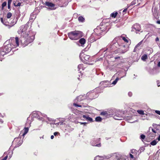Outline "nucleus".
Listing matches in <instances>:
<instances>
[{"instance_id":"obj_1","label":"nucleus","mask_w":160,"mask_h":160,"mask_svg":"<svg viewBox=\"0 0 160 160\" xmlns=\"http://www.w3.org/2000/svg\"><path fill=\"white\" fill-rule=\"evenodd\" d=\"M34 39V36L31 32H28L24 35L23 38L21 42L23 47H25L32 42Z\"/></svg>"},{"instance_id":"obj_2","label":"nucleus","mask_w":160,"mask_h":160,"mask_svg":"<svg viewBox=\"0 0 160 160\" xmlns=\"http://www.w3.org/2000/svg\"><path fill=\"white\" fill-rule=\"evenodd\" d=\"M68 35L71 39L77 40L82 37V32L79 31L75 30L68 33Z\"/></svg>"},{"instance_id":"obj_3","label":"nucleus","mask_w":160,"mask_h":160,"mask_svg":"<svg viewBox=\"0 0 160 160\" xmlns=\"http://www.w3.org/2000/svg\"><path fill=\"white\" fill-rule=\"evenodd\" d=\"M79 57L82 61L85 63H86L87 61H89L90 60V56L83 53H80Z\"/></svg>"},{"instance_id":"obj_4","label":"nucleus","mask_w":160,"mask_h":160,"mask_svg":"<svg viewBox=\"0 0 160 160\" xmlns=\"http://www.w3.org/2000/svg\"><path fill=\"white\" fill-rule=\"evenodd\" d=\"M44 4L48 6L50 9L55 10L56 9V8H55V4L52 2H46Z\"/></svg>"},{"instance_id":"obj_5","label":"nucleus","mask_w":160,"mask_h":160,"mask_svg":"<svg viewBox=\"0 0 160 160\" xmlns=\"http://www.w3.org/2000/svg\"><path fill=\"white\" fill-rule=\"evenodd\" d=\"M12 48V47L11 44H8L4 47L3 50L6 53H7L11 50Z\"/></svg>"},{"instance_id":"obj_6","label":"nucleus","mask_w":160,"mask_h":160,"mask_svg":"<svg viewBox=\"0 0 160 160\" xmlns=\"http://www.w3.org/2000/svg\"><path fill=\"white\" fill-rule=\"evenodd\" d=\"M94 31L95 35L97 36H99L102 34L103 31L100 28L95 29Z\"/></svg>"},{"instance_id":"obj_7","label":"nucleus","mask_w":160,"mask_h":160,"mask_svg":"<svg viewBox=\"0 0 160 160\" xmlns=\"http://www.w3.org/2000/svg\"><path fill=\"white\" fill-rule=\"evenodd\" d=\"M27 30L26 27H25L24 26H22L20 27V30L19 32H21L22 35L24 36L25 33H27L28 32H30L29 31L27 32L26 31Z\"/></svg>"},{"instance_id":"obj_8","label":"nucleus","mask_w":160,"mask_h":160,"mask_svg":"<svg viewBox=\"0 0 160 160\" xmlns=\"http://www.w3.org/2000/svg\"><path fill=\"white\" fill-rule=\"evenodd\" d=\"M82 119H83V120L86 119L88 121H90V122H92L93 121L92 119V118L89 117L88 115H83L82 116Z\"/></svg>"},{"instance_id":"obj_9","label":"nucleus","mask_w":160,"mask_h":160,"mask_svg":"<svg viewBox=\"0 0 160 160\" xmlns=\"http://www.w3.org/2000/svg\"><path fill=\"white\" fill-rule=\"evenodd\" d=\"M133 29L138 31H140L141 30L140 25L137 23L135 24L133 26Z\"/></svg>"},{"instance_id":"obj_10","label":"nucleus","mask_w":160,"mask_h":160,"mask_svg":"<svg viewBox=\"0 0 160 160\" xmlns=\"http://www.w3.org/2000/svg\"><path fill=\"white\" fill-rule=\"evenodd\" d=\"M0 20L1 22L4 25L6 26L9 25V22H6V20H3L2 18H0Z\"/></svg>"},{"instance_id":"obj_11","label":"nucleus","mask_w":160,"mask_h":160,"mask_svg":"<svg viewBox=\"0 0 160 160\" xmlns=\"http://www.w3.org/2000/svg\"><path fill=\"white\" fill-rule=\"evenodd\" d=\"M78 20L80 22H83L85 21V18L82 16H80L78 18Z\"/></svg>"},{"instance_id":"obj_12","label":"nucleus","mask_w":160,"mask_h":160,"mask_svg":"<svg viewBox=\"0 0 160 160\" xmlns=\"http://www.w3.org/2000/svg\"><path fill=\"white\" fill-rule=\"evenodd\" d=\"M85 68V67H84L83 64H80L78 66V70H80L81 69L83 70Z\"/></svg>"},{"instance_id":"obj_13","label":"nucleus","mask_w":160,"mask_h":160,"mask_svg":"<svg viewBox=\"0 0 160 160\" xmlns=\"http://www.w3.org/2000/svg\"><path fill=\"white\" fill-rule=\"evenodd\" d=\"M79 42L82 45H84L85 42L86 40L84 38H82L79 40Z\"/></svg>"},{"instance_id":"obj_14","label":"nucleus","mask_w":160,"mask_h":160,"mask_svg":"<svg viewBox=\"0 0 160 160\" xmlns=\"http://www.w3.org/2000/svg\"><path fill=\"white\" fill-rule=\"evenodd\" d=\"M118 14V13L117 12H114L111 13L110 14V17L112 18H115L117 16Z\"/></svg>"},{"instance_id":"obj_15","label":"nucleus","mask_w":160,"mask_h":160,"mask_svg":"<svg viewBox=\"0 0 160 160\" xmlns=\"http://www.w3.org/2000/svg\"><path fill=\"white\" fill-rule=\"evenodd\" d=\"M23 130L24 131V132L22 134V136H24L28 132L29 128H28L25 127L23 129Z\"/></svg>"},{"instance_id":"obj_16","label":"nucleus","mask_w":160,"mask_h":160,"mask_svg":"<svg viewBox=\"0 0 160 160\" xmlns=\"http://www.w3.org/2000/svg\"><path fill=\"white\" fill-rule=\"evenodd\" d=\"M100 115L107 117L108 116V113L106 111H103L100 113Z\"/></svg>"},{"instance_id":"obj_17","label":"nucleus","mask_w":160,"mask_h":160,"mask_svg":"<svg viewBox=\"0 0 160 160\" xmlns=\"http://www.w3.org/2000/svg\"><path fill=\"white\" fill-rule=\"evenodd\" d=\"M122 77H121L120 78H119L117 77L116 78V79H115V80L114 81H113V82L112 83V84H113V85L116 84V83H117V82Z\"/></svg>"},{"instance_id":"obj_18","label":"nucleus","mask_w":160,"mask_h":160,"mask_svg":"<svg viewBox=\"0 0 160 160\" xmlns=\"http://www.w3.org/2000/svg\"><path fill=\"white\" fill-rule=\"evenodd\" d=\"M15 43H16V45H15V46H16V47L18 46L19 44V38L18 37H16L15 38Z\"/></svg>"},{"instance_id":"obj_19","label":"nucleus","mask_w":160,"mask_h":160,"mask_svg":"<svg viewBox=\"0 0 160 160\" xmlns=\"http://www.w3.org/2000/svg\"><path fill=\"white\" fill-rule=\"evenodd\" d=\"M93 35H92V36H91L90 38H89V39L90 40L91 42H93L94 41H96L97 39H95V38H93ZM99 38H98L97 39H99Z\"/></svg>"},{"instance_id":"obj_20","label":"nucleus","mask_w":160,"mask_h":160,"mask_svg":"<svg viewBox=\"0 0 160 160\" xmlns=\"http://www.w3.org/2000/svg\"><path fill=\"white\" fill-rule=\"evenodd\" d=\"M148 58V55L146 54H144L141 57V59L143 60H145Z\"/></svg>"},{"instance_id":"obj_21","label":"nucleus","mask_w":160,"mask_h":160,"mask_svg":"<svg viewBox=\"0 0 160 160\" xmlns=\"http://www.w3.org/2000/svg\"><path fill=\"white\" fill-rule=\"evenodd\" d=\"M6 54L7 53L5 52L4 50L0 51V55L2 58L4 56V55Z\"/></svg>"},{"instance_id":"obj_22","label":"nucleus","mask_w":160,"mask_h":160,"mask_svg":"<svg viewBox=\"0 0 160 160\" xmlns=\"http://www.w3.org/2000/svg\"><path fill=\"white\" fill-rule=\"evenodd\" d=\"M157 143V142L156 140H154L151 142L150 144L152 146H154L156 145Z\"/></svg>"},{"instance_id":"obj_23","label":"nucleus","mask_w":160,"mask_h":160,"mask_svg":"<svg viewBox=\"0 0 160 160\" xmlns=\"http://www.w3.org/2000/svg\"><path fill=\"white\" fill-rule=\"evenodd\" d=\"M102 120V118L99 116L95 118V120L97 122H100Z\"/></svg>"},{"instance_id":"obj_24","label":"nucleus","mask_w":160,"mask_h":160,"mask_svg":"<svg viewBox=\"0 0 160 160\" xmlns=\"http://www.w3.org/2000/svg\"><path fill=\"white\" fill-rule=\"evenodd\" d=\"M131 152L134 155V154L136 155L137 153V151L136 150L134 149H133L131 151Z\"/></svg>"},{"instance_id":"obj_25","label":"nucleus","mask_w":160,"mask_h":160,"mask_svg":"<svg viewBox=\"0 0 160 160\" xmlns=\"http://www.w3.org/2000/svg\"><path fill=\"white\" fill-rule=\"evenodd\" d=\"M137 112L141 115H144V111L142 110H138L137 111Z\"/></svg>"},{"instance_id":"obj_26","label":"nucleus","mask_w":160,"mask_h":160,"mask_svg":"<svg viewBox=\"0 0 160 160\" xmlns=\"http://www.w3.org/2000/svg\"><path fill=\"white\" fill-rule=\"evenodd\" d=\"M121 37L122 38V39L126 42V43H128V40L126 38L124 37Z\"/></svg>"},{"instance_id":"obj_27","label":"nucleus","mask_w":160,"mask_h":160,"mask_svg":"<svg viewBox=\"0 0 160 160\" xmlns=\"http://www.w3.org/2000/svg\"><path fill=\"white\" fill-rule=\"evenodd\" d=\"M12 16V13L11 12H9L8 13V14H7V18H9L11 17Z\"/></svg>"},{"instance_id":"obj_28","label":"nucleus","mask_w":160,"mask_h":160,"mask_svg":"<svg viewBox=\"0 0 160 160\" xmlns=\"http://www.w3.org/2000/svg\"><path fill=\"white\" fill-rule=\"evenodd\" d=\"M16 4V2H13V4H14V6H17V7L20 6L21 5V3L19 2H18L17 4Z\"/></svg>"},{"instance_id":"obj_29","label":"nucleus","mask_w":160,"mask_h":160,"mask_svg":"<svg viewBox=\"0 0 160 160\" xmlns=\"http://www.w3.org/2000/svg\"><path fill=\"white\" fill-rule=\"evenodd\" d=\"M142 41H141L139 42L136 46V48H138V47H140V45L142 44Z\"/></svg>"},{"instance_id":"obj_30","label":"nucleus","mask_w":160,"mask_h":160,"mask_svg":"<svg viewBox=\"0 0 160 160\" xmlns=\"http://www.w3.org/2000/svg\"><path fill=\"white\" fill-rule=\"evenodd\" d=\"M7 5V2H4L2 4V8L3 9L4 7L6 6Z\"/></svg>"},{"instance_id":"obj_31","label":"nucleus","mask_w":160,"mask_h":160,"mask_svg":"<svg viewBox=\"0 0 160 160\" xmlns=\"http://www.w3.org/2000/svg\"><path fill=\"white\" fill-rule=\"evenodd\" d=\"M145 137H146L145 135L142 134L140 135V138L142 140L145 138Z\"/></svg>"},{"instance_id":"obj_32","label":"nucleus","mask_w":160,"mask_h":160,"mask_svg":"<svg viewBox=\"0 0 160 160\" xmlns=\"http://www.w3.org/2000/svg\"><path fill=\"white\" fill-rule=\"evenodd\" d=\"M73 105L76 107H82V105L78 104L76 103H73Z\"/></svg>"},{"instance_id":"obj_33","label":"nucleus","mask_w":160,"mask_h":160,"mask_svg":"<svg viewBox=\"0 0 160 160\" xmlns=\"http://www.w3.org/2000/svg\"><path fill=\"white\" fill-rule=\"evenodd\" d=\"M136 4V0H134L132 1L131 3V5L132 6L135 5Z\"/></svg>"},{"instance_id":"obj_34","label":"nucleus","mask_w":160,"mask_h":160,"mask_svg":"<svg viewBox=\"0 0 160 160\" xmlns=\"http://www.w3.org/2000/svg\"><path fill=\"white\" fill-rule=\"evenodd\" d=\"M151 129H152V131L154 133H156L157 132L154 129L152 128V127H150L149 128V130H150Z\"/></svg>"},{"instance_id":"obj_35","label":"nucleus","mask_w":160,"mask_h":160,"mask_svg":"<svg viewBox=\"0 0 160 160\" xmlns=\"http://www.w3.org/2000/svg\"><path fill=\"white\" fill-rule=\"evenodd\" d=\"M127 51V50L126 51H123L122 50H119V52L120 53V54H123V53H124L126 51Z\"/></svg>"},{"instance_id":"obj_36","label":"nucleus","mask_w":160,"mask_h":160,"mask_svg":"<svg viewBox=\"0 0 160 160\" xmlns=\"http://www.w3.org/2000/svg\"><path fill=\"white\" fill-rule=\"evenodd\" d=\"M22 141H21L19 140V141L18 142H19V143L18 144H17L16 146V147H18L19 146L21 145L22 143Z\"/></svg>"},{"instance_id":"obj_37","label":"nucleus","mask_w":160,"mask_h":160,"mask_svg":"<svg viewBox=\"0 0 160 160\" xmlns=\"http://www.w3.org/2000/svg\"><path fill=\"white\" fill-rule=\"evenodd\" d=\"M15 23H15L14 22H11V24H10L11 25H10L9 24V25H8V26H10V27H12L13 26Z\"/></svg>"},{"instance_id":"obj_38","label":"nucleus","mask_w":160,"mask_h":160,"mask_svg":"<svg viewBox=\"0 0 160 160\" xmlns=\"http://www.w3.org/2000/svg\"><path fill=\"white\" fill-rule=\"evenodd\" d=\"M152 126L154 127V128H156L158 126H160V125L159 124L157 125L156 124H153Z\"/></svg>"},{"instance_id":"obj_39","label":"nucleus","mask_w":160,"mask_h":160,"mask_svg":"<svg viewBox=\"0 0 160 160\" xmlns=\"http://www.w3.org/2000/svg\"><path fill=\"white\" fill-rule=\"evenodd\" d=\"M8 157V156H6L5 157H4L2 159L1 158H0V160H6L7 159Z\"/></svg>"},{"instance_id":"obj_40","label":"nucleus","mask_w":160,"mask_h":160,"mask_svg":"<svg viewBox=\"0 0 160 160\" xmlns=\"http://www.w3.org/2000/svg\"><path fill=\"white\" fill-rule=\"evenodd\" d=\"M93 146H95L98 147H100L101 146V144L100 143L99 144H97L96 145H93Z\"/></svg>"},{"instance_id":"obj_41","label":"nucleus","mask_w":160,"mask_h":160,"mask_svg":"<svg viewBox=\"0 0 160 160\" xmlns=\"http://www.w3.org/2000/svg\"><path fill=\"white\" fill-rule=\"evenodd\" d=\"M114 117V118L115 119H116V120H120V119H121L120 118H121L120 117H118V118H117L116 117V116H115Z\"/></svg>"},{"instance_id":"obj_42","label":"nucleus","mask_w":160,"mask_h":160,"mask_svg":"<svg viewBox=\"0 0 160 160\" xmlns=\"http://www.w3.org/2000/svg\"><path fill=\"white\" fill-rule=\"evenodd\" d=\"M12 0H8V4H11Z\"/></svg>"},{"instance_id":"obj_43","label":"nucleus","mask_w":160,"mask_h":160,"mask_svg":"<svg viewBox=\"0 0 160 160\" xmlns=\"http://www.w3.org/2000/svg\"><path fill=\"white\" fill-rule=\"evenodd\" d=\"M155 112L156 113H157V114L160 115V111L156 110Z\"/></svg>"},{"instance_id":"obj_44","label":"nucleus","mask_w":160,"mask_h":160,"mask_svg":"<svg viewBox=\"0 0 160 160\" xmlns=\"http://www.w3.org/2000/svg\"><path fill=\"white\" fill-rule=\"evenodd\" d=\"M128 8H126L125 9H124V10L123 11V13H126V11H127V10H128Z\"/></svg>"},{"instance_id":"obj_45","label":"nucleus","mask_w":160,"mask_h":160,"mask_svg":"<svg viewBox=\"0 0 160 160\" xmlns=\"http://www.w3.org/2000/svg\"><path fill=\"white\" fill-rule=\"evenodd\" d=\"M59 132H55L54 133V135L55 136H57L58 134H59Z\"/></svg>"},{"instance_id":"obj_46","label":"nucleus","mask_w":160,"mask_h":160,"mask_svg":"<svg viewBox=\"0 0 160 160\" xmlns=\"http://www.w3.org/2000/svg\"><path fill=\"white\" fill-rule=\"evenodd\" d=\"M149 137H155L156 135H155V134H154V135H152V134L149 133Z\"/></svg>"},{"instance_id":"obj_47","label":"nucleus","mask_w":160,"mask_h":160,"mask_svg":"<svg viewBox=\"0 0 160 160\" xmlns=\"http://www.w3.org/2000/svg\"><path fill=\"white\" fill-rule=\"evenodd\" d=\"M130 157L132 159H133L134 158V157H133V156L131 154H130Z\"/></svg>"},{"instance_id":"obj_48","label":"nucleus","mask_w":160,"mask_h":160,"mask_svg":"<svg viewBox=\"0 0 160 160\" xmlns=\"http://www.w3.org/2000/svg\"><path fill=\"white\" fill-rule=\"evenodd\" d=\"M120 58V57L119 56L116 57L114 58L115 59H117Z\"/></svg>"},{"instance_id":"obj_49","label":"nucleus","mask_w":160,"mask_h":160,"mask_svg":"<svg viewBox=\"0 0 160 160\" xmlns=\"http://www.w3.org/2000/svg\"><path fill=\"white\" fill-rule=\"evenodd\" d=\"M159 41V39L158 37H157L155 39V41L156 42H158Z\"/></svg>"},{"instance_id":"obj_50","label":"nucleus","mask_w":160,"mask_h":160,"mask_svg":"<svg viewBox=\"0 0 160 160\" xmlns=\"http://www.w3.org/2000/svg\"><path fill=\"white\" fill-rule=\"evenodd\" d=\"M124 63V62L122 61H121L120 62V63H118V64H117V65H120Z\"/></svg>"},{"instance_id":"obj_51","label":"nucleus","mask_w":160,"mask_h":160,"mask_svg":"<svg viewBox=\"0 0 160 160\" xmlns=\"http://www.w3.org/2000/svg\"><path fill=\"white\" fill-rule=\"evenodd\" d=\"M10 5L11 4H8V9H10L11 8Z\"/></svg>"},{"instance_id":"obj_52","label":"nucleus","mask_w":160,"mask_h":160,"mask_svg":"<svg viewBox=\"0 0 160 160\" xmlns=\"http://www.w3.org/2000/svg\"><path fill=\"white\" fill-rule=\"evenodd\" d=\"M3 59V58L0 55V61H2Z\"/></svg>"},{"instance_id":"obj_53","label":"nucleus","mask_w":160,"mask_h":160,"mask_svg":"<svg viewBox=\"0 0 160 160\" xmlns=\"http://www.w3.org/2000/svg\"><path fill=\"white\" fill-rule=\"evenodd\" d=\"M156 23L158 24H160V20H158L157 21Z\"/></svg>"},{"instance_id":"obj_54","label":"nucleus","mask_w":160,"mask_h":160,"mask_svg":"<svg viewBox=\"0 0 160 160\" xmlns=\"http://www.w3.org/2000/svg\"><path fill=\"white\" fill-rule=\"evenodd\" d=\"M137 48H136V47H135L134 48V49L133 50V52H136V50H137Z\"/></svg>"},{"instance_id":"obj_55","label":"nucleus","mask_w":160,"mask_h":160,"mask_svg":"<svg viewBox=\"0 0 160 160\" xmlns=\"http://www.w3.org/2000/svg\"><path fill=\"white\" fill-rule=\"evenodd\" d=\"M158 67H160V62H159L158 63Z\"/></svg>"},{"instance_id":"obj_56","label":"nucleus","mask_w":160,"mask_h":160,"mask_svg":"<svg viewBox=\"0 0 160 160\" xmlns=\"http://www.w3.org/2000/svg\"><path fill=\"white\" fill-rule=\"evenodd\" d=\"M54 136L53 135H52L51 136V139H53V138H54Z\"/></svg>"},{"instance_id":"obj_57","label":"nucleus","mask_w":160,"mask_h":160,"mask_svg":"<svg viewBox=\"0 0 160 160\" xmlns=\"http://www.w3.org/2000/svg\"><path fill=\"white\" fill-rule=\"evenodd\" d=\"M158 141H160V135L158 138Z\"/></svg>"},{"instance_id":"obj_58","label":"nucleus","mask_w":160,"mask_h":160,"mask_svg":"<svg viewBox=\"0 0 160 160\" xmlns=\"http://www.w3.org/2000/svg\"><path fill=\"white\" fill-rule=\"evenodd\" d=\"M85 123H85V122H81V124H85Z\"/></svg>"},{"instance_id":"obj_59","label":"nucleus","mask_w":160,"mask_h":160,"mask_svg":"<svg viewBox=\"0 0 160 160\" xmlns=\"http://www.w3.org/2000/svg\"><path fill=\"white\" fill-rule=\"evenodd\" d=\"M131 93H130V92H129V93H128V94H129V95L130 96V95H131Z\"/></svg>"},{"instance_id":"obj_60","label":"nucleus","mask_w":160,"mask_h":160,"mask_svg":"<svg viewBox=\"0 0 160 160\" xmlns=\"http://www.w3.org/2000/svg\"><path fill=\"white\" fill-rule=\"evenodd\" d=\"M119 51V50H116V51H115V53H116V52H117V51Z\"/></svg>"},{"instance_id":"obj_61","label":"nucleus","mask_w":160,"mask_h":160,"mask_svg":"<svg viewBox=\"0 0 160 160\" xmlns=\"http://www.w3.org/2000/svg\"><path fill=\"white\" fill-rule=\"evenodd\" d=\"M157 85L158 87H159L160 86V85H159V83H157Z\"/></svg>"},{"instance_id":"obj_62","label":"nucleus","mask_w":160,"mask_h":160,"mask_svg":"<svg viewBox=\"0 0 160 160\" xmlns=\"http://www.w3.org/2000/svg\"><path fill=\"white\" fill-rule=\"evenodd\" d=\"M103 82H108V81H103Z\"/></svg>"},{"instance_id":"obj_63","label":"nucleus","mask_w":160,"mask_h":160,"mask_svg":"<svg viewBox=\"0 0 160 160\" xmlns=\"http://www.w3.org/2000/svg\"><path fill=\"white\" fill-rule=\"evenodd\" d=\"M93 94V93H91V94Z\"/></svg>"},{"instance_id":"obj_64","label":"nucleus","mask_w":160,"mask_h":160,"mask_svg":"<svg viewBox=\"0 0 160 160\" xmlns=\"http://www.w3.org/2000/svg\"><path fill=\"white\" fill-rule=\"evenodd\" d=\"M141 150H142V149H141Z\"/></svg>"}]
</instances>
